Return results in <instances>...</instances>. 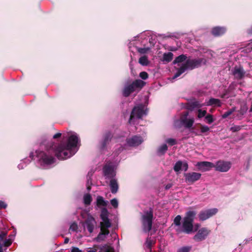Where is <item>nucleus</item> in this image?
Instances as JSON below:
<instances>
[{
	"label": "nucleus",
	"instance_id": "b1692460",
	"mask_svg": "<svg viewBox=\"0 0 252 252\" xmlns=\"http://www.w3.org/2000/svg\"><path fill=\"white\" fill-rule=\"evenodd\" d=\"M96 205L98 207H105L107 205V201H105L101 196H98L96 199Z\"/></svg>",
	"mask_w": 252,
	"mask_h": 252
},
{
	"label": "nucleus",
	"instance_id": "6e6552de",
	"mask_svg": "<svg viewBox=\"0 0 252 252\" xmlns=\"http://www.w3.org/2000/svg\"><path fill=\"white\" fill-rule=\"evenodd\" d=\"M147 113L144 110V106L141 104L137 106H135L132 110L130 114L129 123L134 119L136 118L137 119H141L143 115H146Z\"/></svg>",
	"mask_w": 252,
	"mask_h": 252
},
{
	"label": "nucleus",
	"instance_id": "774afa93",
	"mask_svg": "<svg viewBox=\"0 0 252 252\" xmlns=\"http://www.w3.org/2000/svg\"><path fill=\"white\" fill-rule=\"evenodd\" d=\"M87 252H96L95 250H90L88 251Z\"/></svg>",
	"mask_w": 252,
	"mask_h": 252
},
{
	"label": "nucleus",
	"instance_id": "0e129e2a",
	"mask_svg": "<svg viewBox=\"0 0 252 252\" xmlns=\"http://www.w3.org/2000/svg\"><path fill=\"white\" fill-rule=\"evenodd\" d=\"M69 241V239L67 237L65 238L64 240V244H67Z\"/></svg>",
	"mask_w": 252,
	"mask_h": 252
},
{
	"label": "nucleus",
	"instance_id": "09e8293b",
	"mask_svg": "<svg viewBox=\"0 0 252 252\" xmlns=\"http://www.w3.org/2000/svg\"><path fill=\"white\" fill-rule=\"evenodd\" d=\"M12 244V241L10 239H6L4 241L3 246L5 247H9Z\"/></svg>",
	"mask_w": 252,
	"mask_h": 252
},
{
	"label": "nucleus",
	"instance_id": "e2e57ef3",
	"mask_svg": "<svg viewBox=\"0 0 252 252\" xmlns=\"http://www.w3.org/2000/svg\"><path fill=\"white\" fill-rule=\"evenodd\" d=\"M171 187H172V185H171V184H167V185L165 186V189H169Z\"/></svg>",
	"mask_w": 252,
	"mask_h": 252
},
{
	"label": "nucleus",
	"instance_id": "72a5a7b5",
	"mask_svg": "<svg viewBox=\"0 0 252 252\" xmlns=\"http://www.w3.org/2000/svg\"><path fill=\"white\" fill-rule=\"evenodd\" d=\"M103 221L100 222V225L105 227L109 228L111 226V223L109 219L106 220H102Z\"/></svg>",
	"mask_w": 252,
	"mask_h": 252
},
{
	"label": "nucleus",
	"instance_id": "ea45409f",
	"mask_svg": "<svg viewBox=\"0 0 252 252\" xmlns=\"http://www.w3.org/2000/svg\"><path fill=\"white\" fill-rule=\"evenodd\" d=\"M190 249L191 247H183L179 249L177 252H189Z\"/></svg>",
	"mask_w": 252,
	"mask_h": 252
},
{
	"label": "nucleus",
	"instance_id": "4d7b16f0",
	"mask_svg": "<svg viewBox=\"0 0 252 252\" xmlns=\"http://www.w3.org/2000/svg\"><path fill=\"white\" fill-rule=\"evenodd\" d=\"M87 185H92V179L91 177L87 176Z\"/></svg>",
	"mask_w": 252,
	"mask_h": 252
},
{
	"label": "nucleus",
	"instance_id": "473e14b6",
	"mask_svg": "<svg viewBox=\"0 0 252 252\" xmlns=\"http://www.w3.org/2000/svg\"><path fill=\"white\" fill-rule=\"evenodd\" d=\"M235 111V107L232 108L231 109L225 112L222 115V117L223 119L226 118L227 117L230 116Z\"/></svg>",
	"mask_w": 252,
	"mask_h": 252
},
{
	"label": "nucleus",
	"instance_id": "9b49d317",
	"mask_svg": "<svg viewBox=\"0 0 252 252\" xmlns=\"http://www.w3.org/2000/svg\"><path fill=\"white\" fill-rule=\"evenodd\" d=\"M218 211V210L217 208H213L201 211L198 214L199 219L201 221L205 220L216 214Z\"/></svg>",
	"mask_w": 252,
	"mask_h": 252
},
{
	"label": "nucleus",
	"instance_id": "a19ab883",
	"mask_svg": "<svg viewBox=\"0 0 252 252\" xmlns=\"http://www.w3.org/2000/svg\"><path fill=\"white\" fill-rule=\"evenodd\" d=\"M242 127L241 126H234L230 128V130L233 132H237L241 130Z\"/></svg>",
	"mask_w": 252,
	"mask_h": 252
},
{
	"label": "nucleus",
	"instance_id": "69168bd1",
	"mask_svg": "<svg viewBox=\"0 0 252 252\" xmlns=\"http://www.w3.org/2000/svg\"><path fill=\"white\" fill-rule=\"evenodd\" d=\"M91 185H87V189L88 191L91 189Z\"/></svg>",
	"mask_w": 252,
	"mask_h": 252
},
{
	"label": "nucleus",
	"instance_id": "a878e982",
	"mask_svg": "<svg viewBox=\"0 0 252 252\" xmlns=\"http://www.w3.org/2000/svg\"><path fill=\"white\" fill-rule=\"evenodd\" d=\"M99 249L104 252H114V248L107 244L100 246Z\"/></svg>",
	"mask_w": 252,
	"mask_h": 252
},
{
	"label": "nucleus",
	"instance_id": "cd10ccee",
	"mask_svg": "<svg viewBox=\"0 0 252 252\" xmlns=\"http://www.w3.org/2000/svg\"><path fill=\"white\" fill-rule=\"evenodd\" d=\"M139 63L142 65H147L149 63L148 57L146 56H143L139 59Z\"/></svg>",
	"mask_w": 252,
	"mask_h": 252
},
{
	"label": "nucleus",
	"instance_id": "052dcab7",
	"mask_svg": "<svg viewBox=\"0 0 252 252\" xmlns=\"http://www.w3.org/2000/svg\"><path fill=\"white\" fill-rule=\"evenodd\" d=\"M34 153L33 152H31L30 154V158L32 159H34Z\"/></svg>",
	"mask_w": 252,
	"mask_h": 252
},
{
	"label": "nucleus",
	"instance_id": "5fc2aeb1",
	"mask_svg": "<svg viewBox=\"0 0 252 252\" xmlns=\"http://www.w3.org/2000/svg\"><path fill=\"white\" fill-rule=\"evenodd\" d=\"M61 135H62V134L61 133H57L53 136V138L54 139H57V138L60 137L61 136Z\"/></svg>",
	"mask_w": 252,
	"mask_h": 252
},
{
	"label": "nucleus",
	"instance_id": "aec40b11",
	"mask_svg": "<svg viewBox=\"0 0 252 252\" xmlns=\"http://www.w3.org/2000/svg\"><path fill=\"white\" fill-rule=\"evenodd\" d=\"M207 105L220 107L221 106V102L219 99L211 98L207 102Z\"/></svg>",
	"mask_w": 252,
	"mask_h": 252
},
{
	"label": "nucleus",
	"instance_id": "4468645a",
	"mask_svg": "<svg viewBox=\"0 0 252 252\" xmlns=\"http://www.w3.org/2000/svg\"><path fill=\"white\" fill-rule=\"evenodd\" d=\"M103 173L104 176L106 178L108 179H114L113 178L115 176L116 173L112 166L109 165H105L103 167Z\"/></svg>",
	"mask_w": 252,
	"mask_h": 252
},
{
	"label": "nucleus",
	"instance_id": "a211bd4d",
	"mask_svg": "<svg viewBox=\"0 0 252 252\" xmlns=\"http://www.w3.org/2000/svg\"><path fill=\"white\" fill-rule=\"evenodd\" d=\"M110 187L111 191L113 194H115L117 192L119 189V185L117 181L115 179H112L110 181Z\"/></svg>",
	"mask_w": 252,
	"mask_h": 252
},
{
	"label": "nucleus",
	"instance_id": "f03ea898",
	"mask_svg": "<svg viewBox=\"0 0 252 252\" xmlns=\"http://www.w3.org/2000/svg\"><path fill=\"white\" fill-rule=\"evenodd\" d=\"M196 214V212L193 211L186 212L185 216L183 219L181 226L176 229L177 234L184 233L189 234L194 232L193 221Z\"/></svg>",
	"mask_w": 252,
	"mask_h": 252
},
{
	"label": "nucleus",
	"instance_id": "412c9836",
	"mask_svg": "<svg viewBox=\"0 0 252 252\" xmlns=\"http://www.w3.org/2000/svg\"><path fill=\"white\" fill-rule=\"evenodd\" d=\"M233 74L239 79L242 78L245 74V72L243 68H235L234 72Z\"/></svg>",
	"mask_w": 252,
	"mask_h": 252
},
{
	"label": "nucleus",
	"instance_id": "20e7f679",
	"mask_svg": "<svg viewBox=\"0 0 252 252\" xmlns=\"http://www.w3.org/2000/svg\"><path fill=\"white\" fill-rule=\"evenodd\" d=\"M145 84L146 83L140 79H136L133 81L130 79L127 80L123 90V96L128 97L134 92H139Z\"/></svg>",
	"mask_w": 252,
	"mask_h": 252
},
{
	"label": "nucleus",
	"instance_id": "864d4df0",
	"mask_svg": "<svg viewBox=\"0 0 252 252\" xmlns=\"http://www.w3.org/2000/svg\"><path fill=\"white\" fill-rule=\"evenodd\" d=\"M189 112L188 111H186V112H185L183 113V115H182V116L181 118H187V117L189 115Z\"/></svg>",
	"mask_w": 252,
	"mask_h": 252
},
{
	"label": "nucleus",
	"instance_id": "393cba45",
	"mask_svg": "<svg viewBox=\"0 0 252 252\" xmlns=\"http://www.w3.org/2000/svg\"><path fill=\"white\" fill-rule=\"evenodd\" d=\"M168 150V147L164 144L160 146L157 150V154L158 156L163 155Z\"/></svg>",
	"mask_w": 252,
	"mask_h": 252
},
{
	"label": "nucleus",
	"instance_id": "79ce46f5",
	"mask_svg": "<svg viewBox=\"0 0 252 252\" xmlns=\"http://www.w3.org/2000/svg\"><path fill=\"white\" fill-rule=\"evenodd\" d=\"M139 76L143 80H146L148 78V74L145 71H142L139 74Z\"/></svg>",
	"mask_w": 252,
	"mask_h": 252
},
{
	"label": "nucleus",
	"instance_id": "423d86ee",
	"mask_svg": "<svg viewBox=\"0 0 252 252\" xmlns=\"http://www.w3.org/2000/svg\"><path fill=\"white\" fill-rule=\"evenodd\" d=\"M154 211L152 208L149 210L144 211V215L141 217V221L143 230L145 232H149L151 230L154 218Z\"/></svg>",
	"mask_w": 252,
	"mask_h": 252
},
{
	"label": "nucleus",
	"instance_id": "f3484780",
	"mask_svg": "<svg viewBox=\"0 0 252 252\" xmlns=\"http://www.w3.org/2000/svg\"><path fill=\"white\" fill-rule=\"evenodd\" d=\"M197 166L199 169L204 171L209 170L210 169L215 167L213 163L209 161L199 162L197 163Z\"/></svg>",
	"mask_w": 252,
	"mask_h": 252
},
{
	"label": "nucleus",
	"instance_id": "37998d69",
	"mask_svg": "<svg viewBox=\"0 0 252 252\" xmlns=\"http://www.w3.org/2000/svg\"><path fill=\"white\" fill-rule=\"evenodd\" d=\"M69 229L73 231H76L78 229V225L76 222L72 223L69 227Z\"/></svg>",
	"mask_w": 252,
	"mask_h": 252
},
{
	"label": "nucleus",
	"instance_id": "bb28decb",
	"mask_svg": "<svg viewBox=\"0 0 252 252\" xmlns=\"http://www.w3.org/2000/svg\"><path fill=\"white\" fill-rule=\"evenodd\" d=\"M92 201V197L90 194L87 193L84 196V203L86 205H90Z\"/></svg>",
	"mask_w": 252,
	"mask_h": 252
},
{
	"label": "nucleus",
	"instance_id": "e433bc0d",
	"mask_svg": "<svg viewBox=\"0 0 252 252\" xmlns=\"http://www.w3.org/2000/svg\"><path fill=\"white\" fill-rule=\"evenodd\" d=\"M197 112V117L199 119L202 118L203 117H205L207 114V111L206 110H202L201 109H198Z\"/></svg>",
	"mask_w": 252,
	"mask_h": 252
},
{
	"label": "nucleus",
	"instance_id": "58836bf2",
	"mask_svg": "<svg viewBox=\"0 0 252 252\" xmlns=\"http://www.w3.org/2000/svg\"><path fill=\"white\" fill-rule=\"evenodd\" d=\"M205 119L206 120L207 123H208L209 124H211L214 122L213 115L211 114H208L206 115L205 117Z\"/></svg>",
	"mask_w": 252,
	"mask_h": 252
},
{
	"label": "nucleus",
	"instance_id": "3c124183",
	"mask_svg": "<svg viewBox=\"0 0 252 252\" xmlns=\"http://www.w3.org/2000/svg\"><path fill=\"white\" fill-rule=\"evenodd\" d=\"M7 207V204L3 201L0 200V209H5Z\"/></svg>",
	"mask_w": 252,
	"mask_h": 252
},
{
	"label": "nucleus",
	"instance_id": "f8f14e48",
	"mask_svg": "<svg viewBox=\"0 0 252 252\" xmlns=\"http://www.w3.org/2000/svg\"><path fill=\"white\" fill-rule=\"evenodd\" d=\"M216 170L220 172H227L231 167V163L228 161L220 160L215 165Z\"/></svg>",
	"mask_w": 252,
	"mask_h": 252
},
{
	"label": "nucleus",
	"instance_id": "f704fd0d",
	"mask_svg": "<svg viewBox=\"0 0 252 252\" xmlns=\"http://www.w3.org/2000/svg\"><path fill=\"white\" fill-rule=\"evenodd\" d=\"M99 233L105 235H108L109 234L110 231L108 228L100 225V232Z\"/></svg>",
	"mask_w": 252,
	"mask_h": 252
},
{
	"label": "nucleus",
	"instance_id": "4c0bfd02",
	"mask_svg": "<svg viewBox=\"0 0 252 252\" xmlns=\"http://www.w3.org/2000/svg\"><path fill=\"white\" fill-rule=\"evenodd\" d=\"M200 132L201 133H204L208 132L209 130V127L207 126H204L201 124H199Z\"/></svg>",
	"mask_w": 252,
	"mask_h": 252
},
{
	"label": "nucleus",
	"instance_id": "dca6fc26",
	"mask_svg": "<svg viewBox=\"0 0 252 252\" xmlns=\"http://www.w3.org/2000/svg\"><path fill=\"white\" fill-rule=\"evenodd\" d=\"M226 31V29L224 27L217 26L212 28L211 33L215 37L223 35Z\"/></svg>",
	"mask_w": 252,
	"mask_h": 252
},
{
	"label": "nucleus",
	"instance_id": "5701e85b",
	"mask_svg": "<svg viewBox=\"0 0 252 252\" xmlns=\"http://www.w3.org/2000/svg\"><path fill=\"white\" fill-rule=\"evenodd\" d=\"M173 58V54L171 52L164 53L162 57V61L166 63L171 62Z\"/></svg>",
	"mask_w": 252,
	"mask_h": 252
},
{
	"label": "nucleus",
	"instance_id": "39448f33",
	"mask_svg": "<svg viewBox=\"0 0 252 252\" xmlns=\"http://www.w3.org/2000/svg\"><path fill=\"white\" fill-rule=\"evenodd\" d=\"M203 61L204 59L202 58L194 59H188L186 62L183 63L180 68H178L177 71L173 77V79H175L179 77L187 69L193 70L201 66V63Z\"/></svg>",
	"mask_w": 252,
	"mask_h": 252
},
{
	"label": "nucleus",
	"instance_id": "4be33fe9",
	"mask_svg": "<svg viewBox=\"0 0 252 252\" xmlns=\"http://www.w3.org/2000/svg\"><path fill=\"white\" fill-rule=\"evenodd\" d=\"M187 55L182 54L177 57L173 62V64L181 63L184 61H186L187 59Z\"/></svg>",
	"mask_w": 252,
	"mask_h": 252
},
{
	"label": "nucleus",
	"instance_id": "c9c22d12",
	"mask_svg": "<svg viewBox=\"0 0 252 252\" xmlns=\"http://www.w3.org/2000/svg\"><path fill=\"white\" fill-rule=\"evenodd\" d=\"M106 236L102 233H99L97 236L95 238V240L97 242H100L104 241L106 238Z\"/></svg>",
	"mask_w": 252,
	"mask_h": 252
},
{
	"label": "nucleus",
	"instance_id": "6e6d98bb",
	"mask_svg": "<svg viewBox=\"0 0 252 252\" xmlns=\"http://www.w3.org/2000/svg\"><path fill=\"white\" fill-rule=\"evenodd\" d=\"M200 226V224L199 223H196L195 224L194 227V232L197 231L199 227Z\"/></svg>",
	"mask_w": 252,
	"mask_h": 252
},
{
	"label": "nucleus",
	"instance_id": "2f4dec72",
	"mask_svg": "<svg viewBox=\"0 0 252 252\" xmlns=\"http://www.w3.org/2000/svg\"><path fill=\"white\" fill-rule=\"evenodd\" d=\"M182 217L180 215H177L174 219V224L177 226V228H179L181 226V220Z\"/></svg>",
	"mask_w": 252,
	"mask_h": 252
},
{
	"label": "nucleus",
	"instance_id": "338daca9",
	"mask_svg": "<svg viewBox=\"0 0 252 252\" xmlns=\"http://www.w3.org/2000/svg\"><path fill=\"white\" fill-rule=\"evenodd\" d=\"M0 252H3L2 245L0 243Z\"/></svg>",
	"mask_w": 252,
	"mask_h": 252
},
{
	"label": "nucleus",
	"instance_id": "8fccbe9b",
	"mask_svg": "<svg viewBox=\"0 0 252 252\" xmlns=\"http://www.w3.org/2000/svg\"><path fill=\"white\" fill-rule=\"evenodd\" d=\"M71 252H82L78 248L72 247L71 249Z\"/></svg>",
	"mask_w": 252,
	"mask_h": 252
},
{
	"label": "nucleus",
	"instance_id": "49530a36",
	"mask_svg": "<svg viewBox=\"0 0 252 252\" xmlns=\"http://www.w3.org/2000/svg\"><path fill=\"white\" fill-rule=\"evenodd\" d=\"M167 143L171 146L174 145L176 144V141L173 138H169L166 140Z\"/></svg>",
	"mask_w": 252,
	"mask_h": 252
},
{
	"label": "nucleus",
	"instance_id": "680f3d73",
	"mask_svg": "<svg viewBox=\"0 0 252 252\" xmlns=\"http://www.w3.org/2000/svg\"><path fill=\"white\" fill-rule=\"evenodd\" d=\"M248 32L249 34H252V27L248 29Z\"/></svg>",
	"mask_w": 252,
	"mask_h": 252
},
{
	"label": "nucleus",
	"instance_id": "ddd939ff",
	"mask_svg": "<svg viewBox=\"0 0 252 252\" xmlns=\"http://www.w3.org/2000/svg\"><path fill=\"white\" fill-rule=\"evenodd\" d=\"M95 223L94 219L92 216H88L85 221V223L88 230L90 233L93 232Z\"/></svg>",
	"mask_w": 252,
	"mask_h": 252
},
{
	"label": "nucleus",
	"instance_id": "13d9d810",
	"mask_svg": "<svg viewBox=\"0 0 252 252\" xmlns=\"http://www.w3.org/2000/svg\"><path fill=\"white\" fill-rule=\"evenodd\" d=\"M152 246V241H149L147 242V247L148 248H151Z\"/></svg>",
	"mask_w": 252,
	"mask_h": 252
},
{
	"label": "nucleus",
	"instance_id": "bf43d9fd",
	"mask_svg": "<svg viewBox=\"0 0 252 252\" xmlns=\"http://www.w3.org/2000/svg\"><path fill=\"white\" fill-rule=\"evenodd\" d=\"M123 151V148L122 147H120L118 149V152H116L115 153V154H117L118 155L119 152H121V151Z\"/></svg>",
	"mask_w": 252,
	"mask_h": 252
},
{
	"label": "nucleus",
	"instance_id": "c03bdc74",
	"mask_svg": "<svg viewBox=\"0 0 252 252\" xmlns=\"http://www.w3.org/2000/svg\"><path fill=\"white\" fill-rule=\"evenodd\" d=\"M111 204L115 208H117L118 207V200L116 198H113L110 201Z\"/></svg>",
	"mask_w": 252,
	"mask_h": 252
},
{
	"label": "nucleus",
	"instance_id": "a18cd8bd",
	"mask_svg": "<svg viewBox=\"0 0 252 252\" xmlns=\"http://www.w3.org/2000/svg\"><path fill=\"white\" fill-rule=\"evenodd\" d=\"M150 50L149 48H139L138 49L139 53L141 54H145Z\"/></svg>",
	"mask_w": 252,
	"mask_h": 252
},
{
	"label": "nucleus",
	"instance_id": "7ed1b4c3",
	"mask_svg": "<svg viewBox=\"0 0 252 252\" xmlns=\"http://www.w3.org/2000/svg\"><path fill=\"white\" fill-rule=\"evenodd\" d=\"M79 141V138L77 135L72 134L69 136L67 142H61L56 143L65 159L71 157L73 154L71 150L76 147Z\"/></svg>",
	"mask_w": 252,
	"mask_h": 252
},
{
	"label": "nucleus",
	"instance_id": "0eeeda50",
	"mask_svg": "<svg viewBox=\"0 0 252 252\" xmlns=\"http://www.w3.org/2000/svg\"><path fill=\"white\" fill-rule=\"evenodd\" d=\"M121 137V136H114L110 130H106L103 134L102 140L99 143L100 149L101 150H106L107 145L109 144L113 138H119Z\"/></svg>",
	"mask_w": 252,
	"mask_h": 252
},
{
	"label": "nucleus",
	"instance_id": "9d476101",
	"mask_svg": "<svg viewBox=\"0 0 252 252\" xmlns=\"http://www.w3.org/2000/svg\"><path fill=\"white\" fill-rule=\"evenodd\" d=\"M184 176L186 183L189 184H192L200 179L201 174L199 173L192 172L184 173Z\"/></svg>",
	"mask_w": 252,
	"mask_h": 252
},
{
	"label": "nucleus",
	"instance_id": "f257e3e1",
	"mask_svg": "<svg viewBox=\"0 0 252 252\" xmlns=\"http://www.w3.org/2000/svg\"><path fill=\"white\" fill-rule=\"evenodd\" d=\"M41 145L44 146L46 151H36V156L41 165H49L54 163L56 159L54 156L59 159H64L63 156L56 143L48 142L44 140L41 143Z\"/></svg>",
	"mask_w": 252,
	"mask_h": 252
},
{
	"label": "nucleus",
	"instance_id": "c85d7f7f",
	"mask_svg": "<svg viewBox=\"0 0 252 252\" xmlns=\"http://www.w3.org/2000/svg\"><path fill=\"white\" fill-rule=\"evenodd\" d=\"M108 211L105 208H103L101 210V213L100 214V218L102 220H106L108 219Z\"/></svg>",
	"mask_w": 252,
	"mask_h": 252
},
{
	"label": "nucleus",
	"instance_id": "de8ad7c7",
	"mask_svg": "<svg viewBox=\"0 0 252 252\" xmlns=\"http://www.w3.org/2000/svg\"><path fill=\"white\" fill-rule=\"evenodd\" d=\"M7 233L4 231H1L0 232V243L3 241L4 238L6 236Z\"/></svg>",
	"mask_w": 252,
	"mask_h": 252
},
{
	"label": "nucleus",
	"instance_id": "2eb2a0df",
	"mask_svg": "<svg viewBox=\"0 0 252 252\" xmlns=\"http://www.w3.org/2000/svg\"><path fill=\"white\" fill-rule=\"evenodd\" d=\"M142 142L141 137L134 136L131 138H127L126 142L129 146H136L140 145Z\"/></svg>",
	"mask_w": 252,
	"mask_h": 252
},
{
	"label": "nucleus",
	"instance_id": "6ab92c4d",
	"mask_svg": "<svg viewBox=\"0 0 252 252\" xmlns=\"http://www.w3.org/2000/svg\"><path fill=\"white\" fill-rule=\"evenodd\" d=\"M181 122L185 127L189 128L193 126L194 121L193 118H181Z\"/></svg>",
	"mask_w": 252,
	"mask_h": 252
},
{
	"label": "nucleus",
	"instance_id": "7c9ffc66",
	"mask_svg": "<svg viewBox=\"0 0 252 252\" xmlns=\"http://www.w3.org/2000/svg\"><path fill=\"white\" fill-rule=\"evenodd\" d=\"M248 106L246 104H244L241 105L240 109L239 110L238 112L241 116L244 115L248 110Z\"/></svg>",
	"mask_w": 252,
	"mask_h": 252
},
{
	"label": "nucleus",
	"instance_id": "c756f323",
	"mask_svg": "<svg viewBox=\"0 0 252 252\" xmlns=\"http://www.w3.org/2000/svg\"><path fill=\"white\" fill-rule=\"evenodd\" d=\"M183 162L181 160L177 161L174 166L173 169L175 172H179L182 169Z\"/></svg>",
	"mask_w": 252,
	"mask_h": 252
},
{
	"label": "nucleus",
	"instance_id": "1a4fd4ad",
	"mask_svg": "<svg viewBox=\"0 0 252 252\" xmlns=\"http://www.w3.org/2000/svg\"><path fill=\"white\" fill-rule=\"evenodd\" d=\"M210 230L206 227H202L198 230L193 239L196 242H201L206 239L210 234Z\"/></svg>",
	"mask_w": 252,
	"mask_h": 252
},
{
	"label": "nucleus",
	"instance_id": "603ef678",
	"mask_svg": "<svg viewBox=\"0 0 252 252\" xmlns=\"http://www.w3.org/2000/svg\"><path fill=\"white\" fill-rule=\"evenodd\" d=\"M183 168L185 171H187L188 169V164L187 162L183 163Z\"/></svg>",
	"mask_w": 252,
	"mask_h": 252
}]
</instances>
